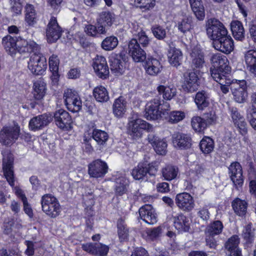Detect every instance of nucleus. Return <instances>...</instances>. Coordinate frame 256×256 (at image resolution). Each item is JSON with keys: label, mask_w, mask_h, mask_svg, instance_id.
<instances>
[{"label": "nucleus", "mask_w": 256, "mask_h": 256, "mask_svg": "<svg viewBox=\"0 0 256 256\" xmlns=\"http://www.w3.org/2000/svg\"><path fill=\"white\" fill-rule=\"evenodd\" d=\"M138 40L132 38L128 42V54L131 56L136 62H143L146 58V52L140 48V44L143 47L147 46L150 39L145 32L141 30L138 34Z\"/></svg>", "instance_id": "f257e3e1"}, {"label": "nucleus", "mask_w": 256, "mask_h": 256, "mask_svg": "<svg viewBox=\"0 0 256 256\" xmlns=\"http://www.w3.org/2000/svg\"><path fill=\"white\" fill-rule=\"evenodd\" d=\"M206 27L207 35L213 42L220 40L228 35V32L224 25L216 18L209 19Z\"/></svg>", "instance_id": "f03ea898"}, {"label": "nucleus", "mask_w": 256, "mask_h": 256, "mask_svg": "<svg viewBox=\"0 0 256 256\" xmlns=\"http://www.w3.org/2000/svg\"><path fill=\"white\" fill-rule=\"evenodd\" d=\"M212 67L210 68L212 78H218L222 74H226L229 71L228 60L226 56L220 53L212 54L210 58Z\"/></svg>", "instance_id": "7ed1b4c3"}, {"label": "nucleus", "mask_w": 256, "mask_h": 256, "mask_svg": "<svg viewBox=\"0 0 256 256\" xmlns=\"http://www.w3.org/2000/svg\"><path fill=\"white\" fill-rule=\"evenodd\" d=\"M42 211L52 218H56L60 212V204L56 197L50 194H46L41 198Z\"/></svg>", "instance_id": "20e7f679"}, {"label": "nucleus", "mask_w": 256, "mask_h": 256, "mask_svg": "<svg viewBox=\"0 0 256 256\" xmlns=\"http://www.w3.org/2000/svg\"><path fill=\"white\" fill-rule=\"evenodd\" d=\"M2 156V166L4 176L9 185L13 187L16 180L14 170V157L12 152L8 150L4 151Z\"/></svg>", "instance_id": "39448f33"}, {"label": "nucleus", "mask_w": 256, "mask_h": 256, "mask_svg": "<svg viewBox=\"0 0 256 256\" xmlns=\"http://www.w3.org/2000/svg\"><path fill=\"white\" fill-rule=\"evenodd\" d=\"M28 68L34 74H42L47 68L46 58L40 51L32 54L28 62Z\"/></svg>", "instance_id": "423d86ee"}, {"label": "nucleus", "mask_w": 256, "mask_h": 256, "mask_svg": "<svg viewBox=\"0 0 256 256\" xmlns=\"http://www.w3.org/2000/svg\"><path fill=\"white\" fill-rule=\"evenodd\" d=\"M153 130L152 124L140 118L134 119L128 122V132L134 140H138L142 137V130L150 132Z\"/></svg>", "instance_id": "0eeeda50"}, {"label": "nucleus", "mask_w": 256, "mask_h": 256, "mask_svg": "<svg viewBox=\"0 0 256 256\" xmlns=\"http://www.w3.org/2000/svg\"><path fill=\"white\" fill-rule=\"evenodd\" d=\"M20 131L18 124L4 126L0 131V142L6 146L12 144L18 140Z\"/></svg>", "instance_id": "6e6552de"}, {"label": "nucleus", "mask_w": 256, "mask_h": 256, "mask_svg": "<svg viewBox=\"0 0 256 256\" xmlns=\"http://www.w3.org/2000/svg\"><path fill=\"white\" fill-rule=\"evenodd\" d=\"M247 84L245 80H233L231 90L234 100L240 104L246 102L248 97Z\"/></svg>", "instance_id": "1a4fd4ad"}, {"label": "nucleus", "mask_w": 256, "mask_h": 256, "mask_svg": "<svg viewBox=\"0 0 256 256\" xmlns=\"http://www.w3.org/2000/svg\"><path fill=\"white\" fill-rule=\"evenodd\" d=\"M64 98L67 108L74 112L79 111L82 108V102L78 92L74 89L66 88L64 94Z\"/></svg>", "instance_id": "9d476101"}, {"label": "nucleus", "mask_w": 256, "mask_h": 256, "mask_svg": "<svg viewBox=\"0 0 256 256\" xmlns=\"http://www.w3.org/2000/svg\"><path fill=\"white\" fill-rule=\"evenodd\" d=\"M108 171V164L100 159L93 160L88 165V174L91 178H103Z\"/></svg>", "instance_id": "9b49d317"}, {"label": "nucleus", "mask_w": 256, "mask_h": 256, "mask_svg": "<svg viewBox=\"0 0 256 256\" xmlns=\"http://www.w3.org/2000/svg\"><path fill=\"white\" fill-rule=\"evenodd\" d=\"M164 100L160 98H154L149 102L146 106L145 117L148 120H157L162 116L160 106Z\"/></svg>", "instance_id": "f8f14e48"}, {"label": "nucleus", "mask_w": 256, "mask_h": 256, "mask_svg": "<svg viewBox=\"0 0 256 256\" xmlns=\"http://www.w3.org/2000/svg\"><path fill=\"white\" fill-rule=\"evenodd\" d=\"M52 120V116L47 114L34 116L29 122V128L34 132L40 130L47 126Z\"/></svg>", "instance_id": "ddd939ff"}, {"label": "nucleus", "mask_w": 256, "mask_h": 256, "mask_svg": "<svg viewBox=\"0 0 256 256\" xmlns=\"http://www.w3.org/2000/svg\"><path fill=\"white\" fill-rule=\"evenodd\" d=\"M61 32V28L57 22L56 18L52 16L46 30L48 42L50 43L56 42L60 37Z\"/></svg>", "instance_id": "4468645a"}, {"label": "nucleus", "mask_w": 256, "mask_h": 256, "mask_svg": "<svg viewBox=\"0 0 256 256\" xmlns=\"http://www.w3.org/2000/svg\"><path fill=\"white\" fill-rule=\"evenodd\" d=\"M177 206L184 211L190 212L194 206V202L192 196L188 192L178 194L176 197Z\"/></svg>", "instance_id": "2eb2a0df"}, {"label": "nucleus", "mask_w": 256, "mask_h": 256, "mask_svg": "<svg viewBox=\"0 0 256 256\" xmlns=\"http://www.w3.org/2000/svg\"><path fill=\"white\" fill-rule=\"evenodd\" d=\"M230 114L234 126L239 130L242 135L247 132V124L244 117L241 115L238 110L234 107L229 108Z\"/></svg>", "instance_id": "dca6fc26"}, {"label": "nucleus", "mask_w": 256, "mask_h": 256, "mask_svg": "<svg viewBox=\"0 0 256 256\" xmlns=\"http://www.w3.org/2000/svg\"><path fill=\"white\" fill-rule=\"evenodd\" d=\"M82 249L93 256H106L109 247L102 243H87L82 245Z\"/></svg>", "instance_id": "f3484780"}, {"label": "nucleus", "mask_w": 256, "mask_h": 256, "mask_svg": "<svg viewBox=\"0 0 256 256\" xmlns=\"http://www.w3.org/2000/svg\"><path fill=\"white\" fill-rule=\"evenodd\" d=\"M20 53H36L40 51V46L34 41H27L24 39L18 38L17 40L16 52Z\"/></svg>", "instance_id": "a211bd4d"}, {"label": "nucleus", "mask_w": 256, "mask_h": 256, "mask_svg": "<svg viewBox=\"0 0 256 256\" xmlns=\"http://www.w3.org/2000/svg\"><path fill=\"white\" fill-rule=\"evenodd\" d=\"M229 174L234 184L240 186L244 182L242 168L238 162H232L228 167Z\"/></svg>", "instance_id": "6ab92c4d"}, {"label": "nucleus", "mask_w": 256, "mask_h": 256, "mask_svg": "<svg viewBox=\"0 0 256 256\" xmlns=\"http://www.w3.org/2000/svg\"><path fill=\"white\" fill-rule=\"evenodd\" d=\"M140 216L149 224H154L157 222V216L155 210L150 204H146L139 210Z\"/></svg>", "instance_id": "aec40b11"}, {"label": "nucleus", "mask_w": 256, "mask_h": 256, "mask_svg": "<svg viewBox=\"0 0 256 256\" xmlns=\"http://www.w3.org/2000/svg\"><path fill=\"white\" fill-rule=\"evenodd\" d=\"M214 48L226 54H230L234 48V40L230 35H228L220 40L212 42Z\"/></svg>", "instance_id": "412c9836"}, {"label": "nucleus", "mask_w": 256, "mask_h": 256, "mask_svg": "<svg viewBox=\"0 0 256 256\" xmlns=\"http://www.w3.org/2000/svg\"><path fill=\"white\" fill-rule=\"evenodd\" d=\"M198 76L194 72H188V74L185 76L184 80L182 86L183 90L188 93L196 92L198 88Z\"/></svg>", "instance_id": "4be33fe9"}, {"label": "nucleus", "mask_w": 256, "mask_h": 256, "mask_svg": "<svg viewBox=\"0 0 256 256\" xmlns=\"http://www.w3.org/2000/svg\"><path fill=\"white\" fill-rule=\"evenodd\" d=\"M93 68L97 75L101 78H106L109 74V70L105 58L97 56L94 60Z\"/></svg>", "instance_id": "5701e85b"}, {"label": "nucleus", "mask_w": 256, "mask_h": 256, "mask_svg": "<svg viewBox=\"0 0 256 256\" xmlns=\"http://www.w3.org/2000/svg\"><path fill=\"white\" fill-rule=\"evenodd\" d=\"M54 117L56 124L61 129L68 127L72 122L68 112L62 109L56 111Z\"/></svg>", "instance_id": "b1692460"}, {"label": "nucleus", "mask_w": 256, "mask_h": 256, "mask_svg": "<svg viewBox=\"0 0 256 256\" xmlns=\"http://www.w3.org/2000/svg\"><path fill=\"white\" fill-rule=\"evenodd\" d=\"M172 143L176 148L187 149L190 147L191 138L187 134L178 132L172 135Z\"/></svg>", "instance_id": "393cba45"}, {"label": "nucleus", "mask_w": 256, "mask_h": 256, "mask_svg": "<svg viewBox=\"0 0 256 256\" xmlns=\"http://www.w3.org/2000/svg\"><path fill=\"white\" fill-rule=\"evenodd\" d=\"M244 60L246 70L256 77V50H250L244 54Z\"/></svg>", "instance_id": "a878e982"}, {"label": "nucleus", "mask_w": 256, "mask_h": 256, "mask_svg": "<svg viewBox=\"0 0 256 256\" xmlns=\"http://www.w3.org/2000/svg\"><path fill=\"white\" fill-rule=\"evenodd\" d=\"M190 57L192 68H201L203 66L204 63V56L198 46H196L192 48Z\"/></svg>", "instance_id": "bb28decb"}, {"label": "nucleus", "mask_w": 256, "mask_h": 256, "mask_svg": "<svg viewBox=\"0 0 256 256\" xmlns=\"http://www.w3.org/2000/svg\"><path fill=\"white\" fill-rule=\"evenodd\" d=\"M162 66L156 58H148L144 64V69L146 74L150 76H156L162 70Z\"/></svg>", "instance_id": "cd10ccee"}, {"label": "nucleus", "mask_w": 256, "mask_h": 256, "mask_svg": "<svg viewBox=\"0 0 256 256\" xmlns=\"http://www.w3.org/2000/svg\"><path fill=\"white\" fill-rule=\"evenodd\" d=\"M170 64L175 67L179 66L182 60V54L180 49L170 47L168 54Z\"/></svg>", "instance_id": "c85d7f7f"}, {"label": "nucleus", "mask_w": 256, "mask_h": 256, "mask_svg": "<svg viewBox=\"0 0 256 256\" xmlns=\"http://www.w3.org/2000/svg\"><path fill=\"white\" fill-rule=\"evenodd\" d=\"M17 40L18 38L16 37H12L10 35H7L2 39V44L4 48L12 56L16 52Z\"/></svg>", "instance_id": "c756f323"}, {"label": "nucleus", "mask_w": 256, "mask_h": 256, "mask_svg": "<svg viewBox=\"0 0 256 256\" xmlns=\"http://www.w3.org/2000/svg\"><path fill=\"white\" fill-rule=\"evenodd\" d=\"M192 10L196 18L203 20L205 18L204 6L202 0H188Z\"/></svg>", "instance_id": "7c9ffc66"}, {"label": "nucleus", "mask_w": 256, "mask_h": 256, "mask_svg": "<svg viewBox=\"0 0 256 256\" xmlns=\"http://www.w3.org/2000/svg\"><path fill=\"white\" fill-rule=\"evenodd\" d=\"M162 178L166 180L170 181L175 179L179 172L178 168L172 164H167L161 170Z\"/></svg>", "instance_id": "2f4dec72"}, {"label": "nucleus", "mask_w": 256, "mask_h": 256, "mask_svg": "<svg viewBox=\"0 0 256 256\" xmlns=\"http://www.w3.org/2000/svg\"><path fill=\"white\" fill-rule=\"evenodd\" d=\"M175 228L180 232H188L190 229L188 220L183 214H179L174 218Z\"/></svg>", "instance_id": "473e14b6"}, {"label": "nucleus", "mask_w": 256, "mask_h": 256, "mask_svg": "<svg viewBox=\"0 0 256 256\" xmlns=\"http://www.w3.org/2000/svg\"><path fill=\"white\" fill-rule=\"evenodd\" d=\"M24 20L29 26H33L36 22V12L34 7L31 4L25 6Z\"/></svg>", "instance_id": "72a5a7b5"}, {"label": "nucleus", "mask_w": 256, "mask_h": 256, "mask_svg": "<svg viewBox=\"0 0 256 256\" xmlns=\"http://www.w3.org/2000/svg\"><path fill=\"white\" fill-rule=\"evenodd\" d=\"M126 100L122 96L115 100L113 104V112L116 116L121 117L124 114L126 109Z\"/></svg>", "instance_id": "f704fd0d"}, {"label": "nucleus", "mask_w": 256, "mask_h": 256, "mask_svg": "<svg viewBox=\"0 0 256 256\" xmlns=\"http://www.w3.org/2000/svg\"><path fill=\"white\" fill-rule=\"evenodd\" d=\"M34 96L35 99H42L46 92V84L42 80H38L34 84Z\"/></svg>", "instance_id": "c9c22d12"}, {"label": "nucleus", "mask_w": 256, "mask_h": 256, "mask_svg": "<svg viewBox=\"0 0 256 256\" xmlns=\"http://www.w3.org/2000/svg\"><path fill=\"white\" fill-rule=\"evenodd\" d=\"M156 90L158 94L162 96L164 99L166 100H172L177 92L176 89L174 86L160 85Z\"/></svg>", "instance_id": "e433bc0d"}, {"label": "nucleus", "mask_w": 256, "mask_h": 256, "mask_svg": "<svg viewBox=\"0 0 256 256\" xmlns=\"http://www.w3.org/2000/svg\"><path fill=\"white\" fill-rule=\"evenodd\" d=\"M248 205L246 201L239 198L234 199L232 202V206L234 212L237 215L242 216L246 214Z\"/></svg>", "instance_id": "4c0bfd02"}, {"label": "nucleus", "mask_w": 256, "mask_h": 256, "mask_svg": "<svg viewBox=\"0 0 256 256\" xmlns=\"http://www.w3.org/2000/svg\"><path fill=\"white\" fill-rule=\"evenodd\" d=\"M242 235L247 244H250L254 242L256 238L255 229L251 223L244 227Z\"/></svg>", "instance_id": "58836bf2"}, {"label": "nucleus", "mask_w": 256, "mask_h": 256, "mask_svg": "<svg viewBox=\"0 0 256 256\" xmlns=\"http://www.w3.org/2000/svg\"><path fill=\"white\" fill-rule=\"evenodd\" d=\"M84 32L90 36L93 37L98 36L100 34H104L106 32V30L102 26H99L96 22V24H88L84 28Z\"/></svg>", "instance_id": "ea45409f"}, {"label": "nucleus", "mask_w": 256, "mask_h": 256, "mask_svg": "<svg viewBox=\"0 0 256 256\" xmlns=\"http://www.w3.org/2000/svg\"><path fill=\"white\" fill-rule=\"evenodd\" d=\"M231 30L235 39L242 40L244 38V30L240 21H233L231 23Z\"/></svg>", "instance_id": "a19ab883"}, {"label": "nucleus", "mask_w": 256, "mask_h": 256, "mask_svg": "<svg viewBox=\"0 0 256 256\" xmlns=\"http://www.w3.org/2000/svg\"><path fill=\"white\" fill-rule=\"evenodd\" d=\"M110 62L111 71L115 75L118 76L124 73L125 66L124 62L120 59L112 58Z\"/></svg>", "instance_id": "79ce46f5"}, {"label": "nucleus", "mask_w": 256, "mask_h": 256, "mask_svg": "<svg viewBox=\"0 0 256 256\" xmlns=\"http://www.w3.org/2000/svg\"><path fill=\"white\" fill-rule=\"evenodd\" d=\"M112 14L108 12H102L100 13L97 18V23L106 29V26H110L114 20Z\"/></svg>", "instance_id": "37998d69"}, {"label": "nucleus", "mask_w": 256, "mask_h": 256, "mask_svg": "<svg viewBox=\"0 0 256 256\" xmlns=\"http://www.w3.org/2000/svg\"><path fill=\"white\" fill-rule=\"evenodd\" d=\"M194 102L199 110H203L209 104L208 98L204 91L198 92L195 96Z\"/></svg>", "instance_id": "c03bdc74"}, {"label": "nucleus", "mask_w": 256, "mask_h": 256, "mask_svg": "<svg viewBox=\"0 0 256 256\" xmlns=\"http://www.w3.org/2000/svg\"><path fill=\"white\" fill-rule=\"evenodd\" d=\"M94 98L98 102H106L109 100V96L106 89L102 86L95 88L93 90Z\"/></svg>", "instance_id": "a18cd8bd"}, {"label": "nucleus", "mask_w": 256, "mask_h": 256, "mask_svg": "<svg viewBox=\"0 0 256 256\" xmlns=\"http://www.w3.org/2000/svg\"><path fill=\"white\" fill-rule=\"evenodd\" d=\"M92 138L98 145L104 146L108 138V135L105 131L94 129L92 132Z\"/></svg>", "instance_id": "49530a36"}, {"label": "nucleus", "mask_w": 256, "mask_h": 256, "mask_svg": "<svg viewBox=\"0 0 256 256\" xmlns=\"http://www.w3.org/2000/svg\"><path fill=\"white\" fill-rule=\"evenodd\" d=\"M213 79L220 84V90L224 94H226L228 92L229 88L228 86H230L231 89L232 81L228 78L226 75L222 74L218 78Z\"/></svg>", "instance_id": "de8ad7c7"}, {"label": "nucleus", "mask_w": 256, "mask_h": 256, "mask_svg": "<svg viewBox=\"0 0 256 256\" xmlns=\"http://www.w3.org/2000/svg\"><path fill=\"white\" fill-rule=\"evenodd\" d=\"M118 41L114 36H110L105 38L102 42V48L108 51L113 50L118 46Z\"/></svg>", "instance_id": "09e8293b"}, {"label": "nucleus", "mask_w": 256, "mask_h": 256, "mask_svg": "<svg viewBox=\"0 0 256 256\" xmlns=\"http://www.w3.org/2000/svg\"><path fill=\"white\" fill-rule=\"evenodd\" d=\"M223 228V224L220 220L214 221L208 226L206 230V234L208 235L214 236L221 233Z\"/></svg>", "instance_id": "8fccbe9b"}, {"label": "nucleus", "mask_w": 256, "mask_h": 256, "mask_svg": "<svg viewBox=\"0 0 256 256\" xmlns=\"http://www.w3.org/2000/svg\"><path fill=\"white\" fill-rule=\"evenodd\" d=\"M60 61L58 56L52 54L49 58V66L51 72H52V78L57 80L58 76V65Z\"/></svg>", "instance_id": "3c124183"}, {"label": "nucleus", "mask_w": 256, "mask_h": 256, "mask_svg": "<svg viewBox=\"0 0 256 256\" xmlns=\"http://www.w3.org/2000/svg\"><path fill=\"white\" fill-rule=\"evenodd\" d=\"M200 146L201 150L204 154L211 152L214 148L213 140L209 137H205L201 140Z\"/></svg>", "instance_id": "603ef678"}, {"label": "nucleus", "mask_w": 256, "mask_h": 256, "mask_svg": "<svg viewBox=\"0 0 256 256\" xmlns=\"http://www.w3.org/2000/svg\"><path fill=\"white\" fill-rule=\"evenodd\" d=\"M191 122L192 128L198 132L204 130L208 126L204 118L198 116L193 117Z\"/></svg>", "instance_id": "864d4df0"}, {"label": "nucleus", "mask_w": 256, "mask_h": 256, "mask_svg": "<svg viewBox=\"0 0 256 256\" xmlns=\"http://www.w3.org/2000/svg\"><path fill=\"white\" fill-rule=\"evenodd\" d=\"M240 238L237 235H234L228 239L225 244L226 251L240 250L238 248Z\"/></svg>", "instance_id": "5fc2aeb1"}, {"label": "nucleus", "mask_w": 256, "mask_h": 256, "mask_svg": "<svg viewBox=\"0 0 256 256\" xmlns=\"http://www.w3.org/2000/svg\"><path fill=\"white\" fill-rule=\"evenodd\" d=\"M147 174L146 166H144L142 164H138L132 170V172L133 178L138 180L142 179Z\"/></svg>", "instance_id": "6e6d98bb"}, {"label": "nucleus", "mask_w": 256, "mask_h": 256, "mask_svg": "<svg viewBox=\"0 0 256 256\" xmlns=\"http://www.w3.org/2000/svg\"><path fill=\"white\" fill-rule=\"evenodd\" d=\"M22 0H8L10 10L14 16L21 14L22 10Z\"/></svg>", "instance_id": "4d7b16f0"}, {"label": "nucleus", "mask_w": 256, "mask_h": 256, "mask_svg": "<svg viewBox=\"0 0 256 256\" xmlns=\"http://www.w3.org/2000/svg\"><path fill=\"white\" fill-rule=\"evenodd\" d=\"M118 232L120 241L126 240L128 236V230L122 220H118Z\"/></svg>", "instance_id": "13d9d810"}, {"label": "nucleus", "mask_w": 256, "mask_h": 256, "mask_svg": "<svg viewBox=\"0 0 256 256\" xmlns=\"http://www.w3.org/2000/svg\"><path fill=\"white\" fill-rule=\"evenodd\" d=\"M191 23L192 20L190 18L188 17L184 18L178 22V30L182 33L189 31L192 28Z\"/></svg>", "instance_id": "bf43d9fd"}, {"label": "nucleus", "mask_w": 256, "mask_h": 256, "mask_svg": "<svg viewBox=\"0 0 256 256\" xmlns=\"http://www.w3.org/2000/svg\"><path fill=\"white\" fill-rule=\"evenodd\" d=\"M185 116V113L183 112L173 111L170 114L168 121L172 124H176L183 120Z\"/></svg>", "instance_id": "052dcab7"}, {"label": "nucleus", "mask_w": 256, "mask_h": 256, "mask_svg": "<svg viewBox=\"0 0 256 256\" xmlns=\"http://www.w3.org/2000/svg\"><path fill=\"white\" fill-rule=\"evenodd\" d=\"M152 30L154 36L158 40H163L166 36V30L160 26H153Z\"/></svg>", "instance_id": "680f3d73"}, {"label": "nucleus", "mask_w": 256, "mask_h": 256, "mask_svg": "<svg viewBox=\"0 0 256 256\" xmlns=\"http://www.w3.org/2000/svg\"><path fill=\"white\" fill-rule=\"evenodd\" d=\"M134 2L138 6L146 10L152 8L155 6L154 0H134Z\"/></svg>", "instance_id": "e2e57ef3"}, {"label": "nucleus", "mask_w": 256, "mask_h": 256, "mask_svg": "<svg viewBox=\"0 0 256 256\" xmlns=\"http://www.w3.org/2000/svg\"><path fill=\"white\" fill-rule=\"evenodd\" d=\"M156 152L159 154H165L166 152L167 144L164 140H160L154 146Z\"/></svg>", "instance_id": "0e129e2a"}, {"label": "nucleus", "mask_w": 256, "mask_h": 256, "mask_svg": "<svg viewBox=\"0 0 256 256\" xmlns=\"http://www.w3.org/2000/svg\"><path fill=\"white\" fill-rule=\"evenodd\" d=\"M203 118L206 122L208 126L216 123L218 120L216 112L214 111L204 113L203 115Z\"/></svg>", "instance_id": "69168bd1"}, {"label": "nucleus", "mask_w": 256, "mask_h": 256, "mask_svg": "<svg viewBox=\"0 0 256 256\" xmlns=\"http://www.w3.org/2000/svg\"><path fill=\"white\" fill-rule=\"evenodd\" d=\"M197 215L202 220L206 222H207L210 218V212L206 206L198 208Z\"/></svg>", "instance_id": "338daca9"}, {"label": "nucleus", "mask_w": 256, "mask_h": 256, "mask_svg": "<svg viewBox=\"0 0 256 256\" xmlns=\"http://www.w3.org/2000/svg\"><path fill=\"white\" fill-rule=\"evenodd\" d=\"M249 32L252 37L256 38V18L252 20L248 24Z\"/></svg>", "instance_id": "774afa93"}]
</instances>
